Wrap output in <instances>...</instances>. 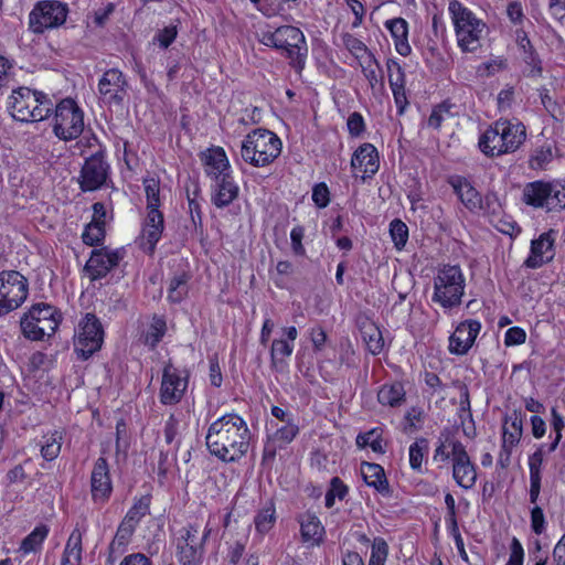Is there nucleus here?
<instances>
[{
	"label": "nucleus",
	"mask_w": 565,
	"mask_h": 565,
	"mask_svg": "<svg viewBox=\"0 0 565 565\" xmlns=\"http://www.w3.org/2000/svg\"><path fill=\"white\" fill-rule=\"evenodd\" d=\"M205 440L213 456L224 462H234L247 452L250 431L241 416L226 414L210 425Z\"/></svg>",
	"instance_id": "f257e3e1"
},
{
	"label": "nucleus",
	"mask_w": 565,
	"mask_h": 565,
	"mask_svg": "<svg viewBox=\"0 0 565 565\" xmlns=\"http://www.w3.org/2000/svg\"><path fill=\"white\" fill-rule=\"evenodd\" d=\"M281 147V140L276 134L258 128L249 132L242 141L241 157L254 167H265L279 157Z\"/></svg>",
	"instance_id": "f03ea898"
},
{
	"label": "nucleus",
	"mask_w": 565,
	"mask_h": 565,
	"mask_svg": "<svg viewBox=\"0 0 565 565\" xmlns=\"http://www.w3.org/2000/svg\"><path fill=\"white\" fill-rule=\"evenodd\" d=\"M457 43L463 52H475L481 45L486 24L459 1L452 0L449 3Z\"/></svg>",
	"instance_id": "7ed1b4c3"
},
{
	"label": "nucleus",
	"mask_w": 565,
	"mask_h": 565,
	"mask_svg": "<svg viewBox=\"0 0 565 565\" xmlns=\"http://www.w3.org/2000/svg\"><path fill=\"white\" fill-rule=\"evenodd\" d=\"M466 279L459 266L446 265L434 278L431 300L445 309L458 307L465 294Z\"/></svg>",
	"instance_id": "20e7f679"
},
{
	"label": "nucleus",
	"mask_w": 565,
	"mask_h": 565,
	"mask_svg": "<svg viewBox=\"0 0 565 565\" xmlns=\"http://www.w3.org/2000/svg\"><path fill=\"white\" fill-rule=\"evenodd\" d=\"M522 201L535 209L561 211L565 209V185L558 181H534L527 183L522 193Z\"/></svg>",
	"instance_id": "39448f33"
},
{
	"label": "nucleus",
	"mask_w": 565,
	"mask_h": 565,
	"mask_svg": "<svg viewBox=\"0 0 565 565\" xmlns=\"http://www.w3.org/2000/svg\"><path fill=\"white\" fill-rule=\"evenodd\" d=\"M84 130V114L74 100L66 98L55 106L53 131L61 140L76 139Z\"/></svg>",
	"instance_id": "423d86ee"
},
{
	"label": "nucleus",
	"mask_w": 565,
	"mask_h": 565,
	"mask_svg": "<svg viewBox=\"0 0 565 565\" xmlns=\"http://www.w3.org/2000/svg\"><path fill=\"white\" fill-rule=\"evenodd\" d=\"M28 279L19 271L0 273V317L18 309L28 297Z\"/></svg>",
	"instance_id": "0eeeda50"
},
{
	"label": "nucleus",
	"mask_w": 565,
	"mask_h": 565,
	"mask_svg": "<svg viewBox=\"0 0 565 565\" xmlns=\"http://www.w3.org/2000/svg\"><path fill=\"white\" fill-rule=\"evenodd\" d=\"M210 534L206 527L203 531L196 525H188L180 531L177 541V557L182 565H199L203 555V545Z\"/></svg>",
	"instance_id": "6e6552de"
},
{
	"label": "nucleus",
	"mask_w": 565,
	"mask_h": 565,
	"mask_svg": "<svg viewBox=\"0 0 565 565\" xmlns=\"http://www.w3.org/2000/svg\"><path fill=\"white\" fill-rule=\"evenodd\" d=\"M104 331L98 319L87 313L78 324V332L74 340V349L78 356L87 360L102 348Z\"/></svg>",
	"instance_id": "1a4fd4ad"
},
{
	"label": "nucleus",
	"mask_w": 565,
	"mask_h": 565,
	"mask_svg": "<svg viewBox=\"0 0 565 565\" xmlns=\"http://www.w3.org/2000/svg\"><path fill=\"white\" fill-rule=\"evenodd\" d=\"M281 42L279 50L286 52L287 57L290 60L291 66L301 71L305 65L306 57V40L303 33L296 26L285 25L278 28V35Z\"/></svg>",
	"instance_id": "9d476101"
},
{
	"label": "nucleus",
	"mask_w": 565,
	"mask_h": 565,
	"mask_svg": "<svg viewBox=\"0 0 565 565\" xmlns=\"http://www.w3.org/2000/svg\"><path fill=\"white\" fill-rule=\"evenodd\" d=\"M450 447L452 477L456 483L467 490L473 488L477 481V471L465 446L458 440H452Z\"/></svg>",
	"instance_id": "9b49d317"
},
{
	"label": "nucleus",
	"mask_w": 565,
	"mask_h": 565,
	"mask_svg": "<svg viewBox=\"0 0 565 565\" xmlns=\"http://www.w3.org/2000/svg\"><path fill=\"white\" fill-rule=\"evenodd\" d=\"M108 177V164L102 152L86 159L81 170L79 186L84 192L95 191L103 186Z\"/></svg>",
	"instance_id": "f8f14e48"
},
{
	"label": "nucleus",
	"mask_w": 565,
	"mask_h": 565,
	"mask_svg": "<svg viewBox=\"0 0 565 565\" xmlns=\"http://www.w3.org/2000/svg\"><path fill=\"white\" fill-rule=\"evenodd\" d=\"M124 257L122 249H94L85 265V271L92 280L105 277Z\"/></svg>",
	"instance_id": "ddd939ff"
},
{
	"label": "nucleus",
	"mask_w": 565,
	"mask_h": 565,
	"mask_svg": "<svg viewBox=\"0 0 565 565\" xmlns=\"http://www.w3.org/2000/svg\"><path fill=\"white\" fill-rule=\"evenodd\" d=\"M188 386L185 376H182L173 365L163 369L160 387V401L164 405H173L181 401Z\"/></svg>",
	"instance_id": "4468645a"
},
{
	"label": "nucleus",
	"mask_w": 565,
	"mask_h": 565,
	"mask_svg": "<svg viewBox=\"0 0 565 565\" xmlns=\"http://www.w3.org/2000/svg\"><path fill=\"white\" fill-rule=\"evenodd\" d=\"M127 82L117 68L106 71L98 82V92L108 104H120L126 95Z\"/></svg>",
	"instance_id": "2eb2a0df"
},
{
	"label": "nucleus",
	"mask_w": 565,
	"mask_h": 565,
	"mask_svg": "<svg viewBox=\"0 0 565 565\" xmlns=\"http://www.w3.org/2000/svg\"><path fill=\"white\" fill-rule=\"evenodd\" d=\"M481 329L479 321L469 319L456 328L449 338V351L452 354L463 355L473 345Z\"/></svg>",
	"instance_id": "dca6fc26"
},
{
	"label": "nucleus",
	"mask_w": 565,
	"mask_h": 565,
	"mask_svg": "<svg viewBox=\"0 0 565 565\" xmlns=\"http://www.w3.org/2000/svg\"><path fill=\"white\" fill-rule=\"evenodd\" d=\"M113 491L109 467L104 457H99L90 475V492L95 502H105Z\"/></svg>",
	"instance_id": "f3484780"
},
{
	"label": "nucleus",
	"mask_w": 565,
	"mask_h": 565,
	"mask_svg": "<svg viewBox=\"0 0 565 565\" xmlns=\"http://www.w3.org/2000/svg\"><path fill=\"white\" fill-rule=\"evenodd\" d=\"M147 210L148 213L145 218L140 236V246L145 252L152 254L162 235L164 223L163 215L158 209Z\"/></svg>",
	"instance_id": "a211bd4d"
},
{
	"label": "nucleus",
	"mask_w": 565,
	"mask_h": 565,
	"mask_svg": "<svg viewBox=\"0 0 565 565\" xmlns=\"http://www.w3.org/2000/svg\"><path fill=\"white\" fill-rule=\"evenodd\" d=\"M67 15V8L56 0H44L38 3V32L62 25Z\"/></svg>",
	"instance_id": "6ab92c4d"
},
{
	"label": "nucleus",
	"mask_w": 565,
	"mask_h": 565,
	"mask_svg": "<svg viewBox=\"0 0 565 565\" xmlns=\"http://www.w3.org/2000/svg\"><path fill=\"white\" fill-rule=\"evenodd\" d=\"M35 92L28 87H19L13 90L10 102L11 115L15 120L32 122L35 106Z\"/></svg>",
	"instance_id": "aec40b11"
},
{
	"label": "nucleus",
	"mask_w": 565,
	"mask_h": 565,
	"mask_svg": "<svg viewBox=\"0 0 565 565\" xmlns=\"http://www.w3.org/2000/svg\"><path fill=\"white\" fill-rule=\"evenodd\" d=\"M353 170L369 177L375 174L380 168L379 152L371 143H363L353 153L351 160Z\"/></svg>",
	"instance_id": "412c9836"
},
{
	"label": "nucleus",
	"mask_w": 565,
	"mask_h": 565,
	"mask_svg": "<svg viewBox=\"0 0 565 565\" xmlns=\"http://www.w3.org/2000/svg\"><path fill=\"white\" fill-rule=\"evenodd\" d=\"M62 315L51 305L38 302V341L51 338L57 330Z\"/></svg>",
	"instance_id": "4be33fe9"
},
{
	"label": "nucleus",
	"mask_w": 565,
	"mask_h": 565,
	"mask_svg": "<svg viewBox=\"0 0 565 565\" xmlns=\"http://www.w3.org/2000/svg\"><path fill=\"white\" fill-rule=\"evenodd\" d=\"M214 181L211 201L216 207L223 209L237 199L239 189L231 174H225Z\"/></svg>",
	"instance_id": "5701e85b"
},
{
	"label": "nucleus",
	"mask_w": 565,
	"mask_h": 565,
	"mask_svg": "<svg viewBox=\"0 0 565 565\" xmlns=\"http://www.w3.org/2000/svg\"><path fill=\"white\" fill-rule=\"evenodd\" d=\"M553 238L550 233H543L537 239L532 241L531 254L525 259L527 268L541 267L553 258Z\"/></svg>",
	"instance_id": "b1692460"
},
{
	"label": "nucleus",
	"mask_w": 565,
	"mask_h": 565,
	"mask_svg": "<svg viewBox=\"0 0 565 565\" xmlns=\"http://www.w3.org/2000/svg\"><path fill=\"white\" fill-rule=\"evenodd\" d=\"M495 125L504 142V149H507V152L515 151L524 142L526 129L523 124H512L508 120H498L495 121Z\"/></svg>",
	"instance_id": "393cba45"
},
{
	"label": "nucleus",
	"mask_w": 565,
	"mask_h": 565,
	"mask_svg": "<svg viewBox=\"0 0 565 565\" xmlns=\"http://www.w3.org/2000/svg\"><path fill=\"white\" fill-rule=\"evenodd\" d=\"M358 326L369 352L373 355L380 354L384 348V339L380 328L367 317L359 318Z\"/></svg>",
	"instance_id": "a878e982"
},
{
	"label": "nucleus",
	"mask_w": 565,
	"mask_h": 565,
	"mask_svg": "<svg viewBox=\"0 0 565 565\" xmlns=\"http://www.w3.org/2000/svg\"><path fill=\"white\" fill-rule=\"evenodd\" d=\"M205 172L213 180L230 174V162L225 151L222 148L209 149L203 154Z\"/></svg>",
	"instance_id": "bb28decb"
},
{
	"label": "nucleus",
	"mask_w": 565,
	"mask_h": 565,
	"mask_svg": "<svg viewBox=\"0 0 565 565\" xmlns=\"http://www.w3.org/2000/svg\"><path fill=\"white\" fill-rule=\"evenodd\" d=\"M450 185L458 195L461 203L470 211L481 207L482 199L479 192L461 177H452L449 180Z\"/></svg>",
	"instance_id": "cd10ccee"
},
{
	"label": "nucleus",
	"mask_w": 565,
	"mask_h": 565,
	"mask_svg": "<svg viewBox=\"0 0 565 565\" xmlns=\"http://www.w3.org/2000/svg\"><path fill=\"white\" fill-rule=\"evenodd\" d=\"M361 476L367 486L373 487L382 495H391L390 484L382 466L377 463L362 462Z\"/></svg>",
	"instance_id": "c85d7f7f"
},
{
	"label": "nucleus",
	"mask_w": 565,
	"mask_h": 565,
	"mask_svg": "<svg viewBox=\"0 0 565 565\" xmlns=\"http://www.w3.org/2000/svg\"><path fill=\"white\" fill-rule=\"evenodd\" d=\"M301 539L311 545H318L322 541L324 529L320 520L309 512L299 518Z\"/></svg>",
	"instance_id": "c756f323"
},
{
	"label": "nucleus",
	"mask_w": 565,
	"mask_h": 565,
	"mask_svg": "<svg viewBox=\"0 0 565 565\" xmlns=\"http://www.w3.org/2000/svg\"><path fill=\"white\" fill-rule=\"evenodd\" d=\"M479 148L486 156L489 157L508 153L507 149H504V142L495 124L482 134L479 140Z\"/></svg>",
	"instance_id": "7c9ffc66"
},
{
	"label": "nucleus",
	"mask_w": 565,
	"mask_h": 565,
	"mask_svg": "<svg viewBox=\"0 0 565 565\" xmlns=\"http://www.w3.org/2000/svg\"><path fill=\"white\" fill-rule=\"evenodd\" d=\"M502 445L514 448L521 440L523 433L522 418L514 413L507 417L502 427Z\"/></svg>",
	"instance_id": "2f4dec72"
},
{
	"label": "nucleus",
	"mask_w": 565,
	"mask_h": 565,
	"mask_svg": "<svg viewBox=\"0 0 565 565\" xmlns=\"http://www.w3.org/2000/svg\"><path fill=\"white\" fill-rule=\"evenodd\" d=\"M82 540V532L78 529H75L67 540L64 554L62 557V565H81Z\"/></svg>",
	"instance_id": "473e14b6"
},
{
	"label": "nucleus",
	"mask_w": 565,
	"mask_h": 565,
	"mask_svg": "<svg viewBox=\"0 0 565 565\" xmlns=\"http://www.w3.org/2000/svg\"><path fill=\"white\" fill-rule=\"evenodd\" d=\"M405 392L399 383L384 385L377 393V399L382 405L397 406L404 399Z\"/></svg>",
	"instance_id": "72a5a7b5"
},
{
	"label": "nucleus",
	"mask_w": 565,
	"mask_h": 565,
	"mask_svg": "<svg viewBox=\"0 0 565 565\" xmlns=\"http://www.w3.org/2000/svg\"><path fill=\"white\" fill-rule=\"evenodd\" d=\"M189 276L184 273L174 276L169 284L168 300L173 303L181 302L188 295Z\"/></svg>",
	"instance_id": "f704fd0d"
},
{
	"label": "nucleus",
	"mask_w": 565,
	"mask_h": 565,
	"mask_svg": "<svg viewBox=\"0 0 565 565\" xmlns=\"http://www.w3.org/2000/svg\"><path fill=\"white\" fill-rule=\"evenodd\" d=\"M62 446V436L54 431L50 436H43V440L41 441V455L42 457L51 461L55 459L60 451Z\"/></svg>",
	"instance_id": "c9c22d12"
},
{
	"label": "nucleus",
	"mask_w": 565,
	"mask_h": 565,
	"mask_svg": "<svg viewBox=\"0 0 565 565\" xmlns=\"http://www.w3.org/2000/svg\"><path fill=\"white\" fill-rule=\"evenodd\" d=\"M299 431V427L292 420L278 428L269 438L275 441L280 448L290 444Z\"/></svg>",
	"instance_id": "e433bc0d"
},
{
	"label": "nucleus",
	"mask_w": 565,
	"mask_h": 565,
	"mask_svg": "<svg viewBox=\"0 0 565 565\" xmlns=\"http://www.w3.org/2000/svg\"><path fill=\"white\" fill-rule=\"evenodd\" d=\"M276 515L275 508L271 503L266 505L255 516V527L260 534L267 533L275 524Z\"/></svg>",
	"instance_id": "4c0bfd02"
},
{
	"label": "nucleus",
	"mask_w": 565,
	"mask_h": 565,
	"mask_svg": "<svg viewBox=\"0 0 565 565\" xmlns=\"http://www.w3.org/2000/svg\"><path fill=\"white\" fill-rule=\"evenodd\" d=\"M166 330V321L160 317H153L151 324L145 335V343L150 348H154L164 335Z\"/></svg>",
	"instance_id": "58836bf2"
},
{
	"label": "nucleus",
	"mask_w": 565,
	"mask_h": 565,
	"mask_svg": "<svg viewBox=\"0 0 565 565\" xmlns=\"http://www.w3.org/2000/svg\"><path fill=\"white\" fill-rule=\"evenodd\" d=\"M356 445L359 447H371L374 452L383 454L384 447L382 444L381 431L377 428L371 429L367 433L360 434L356 437Z\"/></svg>",
	"instance_id": "ea45409f"
},
{
	"label": "nucleus",
	"mask_w": 565,
	"mask_h": 565,
	"mask_svg": "<svg viewBox=\"0 0 565 565\" xmlns=\"http://www.w3.org/2000/svg\"><path fill=\"white\" fill-rule=\"evenodd\" d=\"M150 500L147 497L139 499L134 507L128 511L125 522L130 524L134 529L138 522L149 513Z\"/></svg>",
	"instance_id": "a19ab883"
},
{
	"label": "nucleus",
	"mask_w": 565,
	"mask_h": 565,
	"mask_svg": "<svg viewBox=\"0 0 565 565\" xmlns=\"http://www.w3.org/2000/svg\"><path fill=\"white\" fill-rule=\"evenodd\" d=\"M104 237H105L104 222H100V221L90 222L86 226V228L82 235L83 242L89 246L99 244L104 239Z\"/></svg>",
	"instance_id": "79ce46f5"
},
{
	"label": "nucleus",
	"mask_w": 565,
	"mask_h": 565,
	"mask_svg": "<svg viewBox=\"0 0 565 565\" xmlns=\"http://www.w3.org/2000/svg\"><path fill=\"white\" fill-rule=\"evenodd\" d=\"M428 441L425 438L417 439L409 447V465L414 470H420Z\"/></svg>",
	"instance_id": "37998d69"
},
{
	"label": "nucleus",
	"mask_w": 565,
	"mask_h": 565,
	"mask_svg": "<svg viewBox=\"0 0 565 565\" xmlns=\"http://www.w3.org/2000/svg\"><path fill=\"white\" fill-rule=\"evenodd\" d=\"M292 351L294 345L287 340H274L270 348L271 363L276 365L278 362H284L286 358L292 354Z\"/></svg>",
	"instance_id": "c03bdc74"
},
{
	"label": "nucleus",
	"mask_w": 565,
	"mask_h": 565,
	"mask_svg": "<svg viewBox=\"0 0 565 565\" xmlns=\"http://www.w3.org/2000/svg\"><path fill=\"white\" fill-rule=\"evenodd\" d=\"M553 158L552 147L550 145L539 147L530 158V168L542 170L551 162Z\"/></svg>",
	"instance_id": "a18cd8bd"
},
{
	"label": "nucleus",
	"mask_w": 565,
	"mask_h": 565,
	"mask_svg": "<svg viewBox=\"0 0 565 565\" xmlns=\"http://www.w3.org/2000/svg\"><path fill=\"white\" fill-rule=\"evenodd\" d=\"M390 233L396 248L402 249L408 238V228L401 220L392 221L390 225Z\"/></svg>",
	"instance_id": "49530a36"
},
{
	"label": "nucleus",
	"mask_w": 565,
	"mask_h": 565,
	"mask_svg": "<svg viewBox=\"0 0 565 565\" xmlns=\"http://www.w3.org/2000/svg\"><path fill=\"white\" fill-rule=\"evenodd\" d=\"M386 68L391 87H401L405 85V73L399 63L390 58L386 62Z\"/></svg>",
	"instance_id": "de8ad7c7"
},
{
	"label": "nucleus",
	"mask_w": 565,
	"mask_h": 565,
	"mask_svg": "<svg viewBox=\"0 0 565 565\" xmlns=\"http://www.w3.org/2000/svg\"><path fill=\"white\" fill-rule=\"evenodd\" d=\"M388 554L387 543L383 539H375L372 544L369 565H384Z\"/></svg>",
	"instance_id": "09e8293b"
},
{
	"label": "nucleus",
	"mask_w": 565,
	"mask_h": 565,
	"mask_svg": "<svg viewBox=\"0 0 565 565\" xmlns=\"http://www.w3.org/2000/svg\"><path fill=\"white\" fill-rule=\"evenodd\" d=\"M35 305H32L20 321L21 332L29 340H35Z\"/></svg>",
	"instance_id": "8fccbe9b"
},
{
	"label": "nucleus",
	"mask_w": 565,
	"mask_h": 565,
	"mask_svg": "<svg viewBox=\"0 0 565 565\" xmlns=\"http://www.w3.org/2000/svg\"><path fill=\"white\" fill-rule=\"evenodd\" d=\"M145 192L147 196V209H158L160 199V186L159 181L151 178L143 181Z\"/></svg>",
	"instance_id": "3c124183"
},
{
	"label": "nucleus",
	"mask_w": 565,
	"mask_h": 565,
	"mask_svg": "<svg viewBox=\"0 0 565 565\" xmlns=\"http://www.w3.org/2000/svg\"><path fill=\"white\" fill-rule=\"evenodd\" d=\"M385 26L390 30L395 41L407 40L408 24L403 18H395L385 22Z\"/></svg>",
	"instance_id": "603ef678"
},
{
	"label": "nucleus",
	"mask_w": 565,
	"mask_h": 565,
	"mask_svg": "<svg viewBox=\"0 0 565 565\" xmlns=\"http://www.w3.org/2000/svg\"><path fill=\"white\" fill-rule=\"evenodd\" d=\"M564 426L565 424L562 415L556 411V408H552V427L555 431V439L548 447L550 452L554 451L557 448L563 436L562 431L564 429Z\"/></svg>",
	"instance_id": "864d4df0"
},
{
	"label": "nucleus",
	"mask_w": 565,
	"mask_h": 565,
	"mask_svg": "<svg viewBox=\"0 0 565 565\" xmlns=\"http://www.w3.org/2000/svg\"><path fill=\"white\" fill-rule=\"evenodd\" d=\"M363 74L369 81L370 86L374 89L377 84L383 86L382 77H379L380 66L375 60H370L369 64L363 66Z\"/></svg>",
	"instance_id": "5fc2aeb1"
},
{
	"label": "nucleus",
	"mask_w": 565,
	"mask_h": 565,
	"mask_svg": "<svg viewBox=\"0 0 565 565\" xmlns=\"http://www.w3.org/2000/svg\"><path fill=\"white\" fill-rule=\"evenodd\" d=\"M543 447L536 449L529 458L530 478L541 479V468L543 465Z\"/></svg>",
	"instance_id": "6e6d98bb"
},
{
	"label": "nucleus",
	"mask_w": 565,
	"mask_h": 565,
	"mask_svg": "<svg viewBox=\"0 0 565 565\" xmlns=\"http://www.w3.org/2000/svg\"><path fill=\"white\" fill-rule=\"evenodd\" d=\"M134 530L135 529L130 524L122 521V523L119 525V527L117 530V533H116L113 542L110 543V550H115L116 545H118V546L126 545V543H127L128 539L131 536Z\"/></svg>",
	"instance_id": "4d7b16f0"
},
{
	"label": "nucleus",
	"mask_w": 565,
	"mask_h": 565,
	"mask_svg": "<svg viewBox=\"0 0 565 565\" xmlns=\"http://www.w3.org/2000/svg\"><path fill=\"white\" fill-rule=\"evenodd\" d=\"M526 333L522 328L512 327L507 330L504 335V344L507 347L519 345L525 342Z\"/></svg>",
	"instance_id": "13d9d810"
},
{
	"label": "nucleus",
	"mask_w": 565,
	"mask_h": 565,
	"mask_svg": "<svg viewBox=\"0 0 565 565\" xmlns=\"http://www.w3.org/2000/svg\"><path fill=\"white\" fill-rule=\"evenodd\" d=\"M448 114H449V106H447L446 104H440V105L436 106L433 109V111L428 118V126L434 129L440 128L441 122L445 119V115H448Z\"/></svg>",
	"instance_id": "bf43d9fd"
},
{
	"label": "nucleus",
	"mask_w": 565,
	"mask_h": 565,
	"mask_svg": "<svg viewBox=\"0 0 565 565\" xmlns=\"http://www.w3.org/2000/svg\"><path fill=\"white\" fill-rule=\"evenodd\" d=\"M510 551V557L505 565H523L524 551L516 537L512 539Z\"/></svg>",
	"instance_id": "052dcab7"
},
{
	"label": "nucleus",
	"mask_w": 565,
	"mask_h": 565,
	"mask_svg": "<svg viewBox=\"0 0 565 565\" xmlns=\"http://www.w3.org/2000/svg\"><path fill=\"white\" fill-rule=\"evenodd\" d=\"M312 200L318 207H326L329 204V189L324 183H319L313 188Z\"/></svg>",
	"instance_id": "680f3d73"
},
{
	"label": "nucleus",
	"mask_w": 565,
	"mask_h": 565,
	"mask_svg": "<svg viewBox=\"0 0 565 565\" xmlns=\"http://www.w3.org/2000/svg\"><path fill=\"white\" fill-rule=\"evenodd\" d=\"M531 527L535 534H542L545 529L544 513L539 505L531 510Z\"/></svg>",
	"instance_id": "e2e57ef3"
},
{
	"label": "nucleus",
	"mask_w": 565,
	"mask_h": 565,
	"mask_svg": "<svg viewBox=\"0 0 565 565\" xmlns=\"http://www.w3.org/2000/svg\"><path fill=\"white\" fill-rule=\"evenodd\" d=\"M343 44L355 56H360L367 50L362 41H360L358 38L351 34L343 35Z\"/></svg>",
	"instance_id": "0e129e2a"
},
{
	"label": "nucleus",
	"mask_w": 565,
	"mask_h": 565,
	"mask_svg": "<svg viewBox=\"0 0 565 565\" xmlns=\"http://www.w3.org/2000/svg\"><path fill=\"white\" fill-rule=\"evenodd\" d=\"M53 110V103L43 93L38 92V121L44 120Z\"/></svg>",
	"instance_id": "69168bd1"
},
{
	"label": "nucleus",
	"mask_w": 565,
	"mask_h": 565,
	"mask_svg": "<svg viewBox=\"0 0 565 565\" xmlns=\"http://www.w3.org/2000/svg\"><path fill=\"white\" fill-rule=\"evenodd\" d=\"M179 426L180 422L175 417V415H170L164 426V439L167 444H171L174 441L175 437L179 434Z\"/></svg>",
	"instance_id": "338daca9"
},
{
	"label": "nucleus",
	"mask_w": 565,
	"mask_h": 565,
	"mask_svg": "<svg viewBox=\"0 0 565 565\" xmlns=\"http://www.w3.org/2000/svg\"><path fill=\"white\" fill-rule=\"evenodd\" d=\"M347 125L350 135L358 137L364 129V119L361 114L353 113L349 116Z\"/></svg>",
	"instance_id": "774afa93"
}]
</instances>
